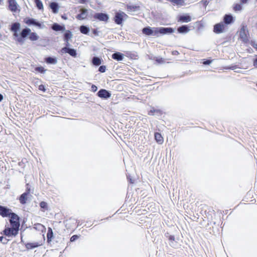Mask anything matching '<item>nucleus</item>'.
I'll return each instance as SVG.
<instances>
[{"label": "nucleus", "instance_id": "f257e3e1", "mask_svg": "<svg viewBox=\"0 0 257 257\" xmlns=\"http://www.w3.org/2000/svg\"><path fill=\"white\" fill-rule=\"evenodd\" d=\"M174 32V30L172 28H153L150 27H145L143 29L142 32L147 36H156L158 33L161 34H171Z\"/></svg>", "mask_w": 257, "mask_h": 257}, {"label": "nucleus", "instance_id": "f03ea898", "mask_svg": "<svg viewBox=\"0 0 257 257\" xmlns=\"http://www.w3.org/2000/svg\"><path fill=\"white\" fill-rule=\"evenodd\" d=\"M20 218L18 220H10L11 227L6 226L5 230L3 231L4 234L8 237L16 236L19 232L20 227Z\"/></svg>", "mask_w": 257, "mask_h": 257}, {"label": "nucleus", "instance_id": "7ed1b4c3", "mask_svg": "<svg viewBox=\"0 0 257 257\" xmlns=\"http://www.w3.org/2000/svg\"><path fill=\"white\" fill-rule=\"evenodd\" d=\"M0 215L3 217H9L10 220H18L19 218L18 215L13 212L11 209L2 205H0Z\"/></svg>", "mask_w": 257, "mask_h": 257}, {"label": "nucleus", "instance_id": "20e7f679", "mask_svg": "<svg viewBox=\"0 0 257 257\" xmlns=\"http://www.w3.org/2000/svg\"><path fill=\"white\" fill-rule=\"evenodd\" d=\"M31 29L28 28H26L22 30L21 32L19 34V36L17 37V41L21 44L24 43V39L26 38L29 34H30Z\"/></svg>", "mask_w": 257, "mask_h": 257}, {"label": "nucleus", "instance_id": "39448f33", "mask_svg": "<svg viewBox=\"0 0 257 257\" xmlns=\"http://www.w3.org/2000/svg\"><path fill=\"white\" fill-rule=\"evenodd\" d=\"M127 17V16L124 12H117L114 17V22L117 25L121 24L124 19Z\"/></svg>", "mask_w": 257, "mask_h": 257}, {"label": "nucleus", "instance_id": "423d86ee", "mask_svg": "<svg viewBox=\"0 0 257 257\" xmlns=\"http://www.w3.org/2000/svg\"><path fill=\"white\" fill-rule=\"evenodd\" d=\"M93 17L95 19L104 22H107L109 19L108 15L103 13H95Z\"/></svg>", "mask_w": 257, "mask_h": 257}, {"label": "nucleus", "instance_id": "0eeeda50", "mask_svg": "<svg viewBox=\"0 0 257 257\" xmlns=\"http://www.w3.org/2000/svg\"><path fill=\"white\" fill-rule=\"evenodd\" d=\"M25 23L29 26L34 25L38 27L40 29H42L44 27L41 23L36 21V20L33 18H26L25 20Z\"/></svg>", "mask_w": 257, "mask_h": 257}, {"label": "nucleus", "instance_id": "6e6552de", "mask_svg": "<svg viewBox=\"0 0 257 257\" xmlns=\"http://www.w3.org/2000/svg\"><path fill=\"white\" fill-rule=\"evenodd\" d=\"M21 28V24L18 22H16L12 25L11 28V31L13 32V36L17 38L19 36L18 32L20 31Z\"/></svg>", "mask_w": 257, "mask_h": 257}, {"label": "nucleus", "instance_id": "1a4fd4ad", "mask_svg": "<svg viewBox=\"0 0 257 257\" xmlns=\"http://www.w3.org/2000/svg\"><path fill=\"white\" fill-rule=\"evenodd\" d=\"M61 52L62 53H68L71 56H72V57H73L74 58H75V57H77L76 50L75 49H73V48H70L68 47H63L61 49Z\"/></svg>", "mask_w": 257, "mask_h": 257}, {"label": "nucleus", "instance_id": "9d476101", "mask_svg": "<svg viewBox=\"0 0 257 257\" xmlns=\"http://www.w3.org/2000/svg\"><path fill=\"white\" fill-rule=\"evenodd\" d=\"M97 95L101 98L107 99L111 96V93L106 89H101L97 92Z\"/></svg>", "mask_w": 257, "mask_h": 257}, {"label": "nucleus", "instance_id": "9b49d317", "mask_svg": "<svg viewBox=\"0 0 257 257\" xmlns=\"http://www.w3.org/2000/svg\"><path fill=\"white\" fill-rule=\"evenodd\" d=\"M239 38L242 41L244 42H246L248 41L246 31L244 27H242L239 31Z\"/></svg>", "mask_w": 257, "mask_h": 257}, {"label": "nucleus", "instance_id": "f8f14e48", "mask_svg": "<svg viewBox=\"0 0 257 257\" xmlns=\"http://www.w3.org/2000/svg\"><path fill=\"white\" fill-rule=\"evenodd\" d=\"M80 13L76 16V18L78 20H84L88 16V10L86 9H81L80 10Z\"/></svg>", "mask_w": 257, "mask_h": 257}, {"label": "nucleus", "instance_id": "ddd939ff", "mask_svg": "<svg viewBox=\"0 0 257 257\" xmlns=\"http://www.w3.org/2000/svg\"><path fill=\"white\" fill-rule=\"evenodd\" d=\"M166 235L168 237L170 241V245L173 247H176L177 246V241L174 235H170L169 233L166 234Z\"/></svg>", "mask_w": 257, "mask_h": 257}, {"label": "nucleus", "instance_id": "4468645a", "mask_svg": "<svg viewBox=\"0 0 257 257\" xmlns=\"http://www.w3.org/2000/svg\"><path fill=\"white\" fill-rule=\"evenodd\" d=\"M224 25L223 23L217 24L214 26V32L217 34H220L223 32Z\"/></svg>", "mask_w": 257, "mask_h": 257}, {"label": "nucleus", "instance_id": "2eb2a0df", "mask_svg": "<svg viewBox=\"0 0 257 257\" xmlns=\"http://www.w3.org/2000/svg\"><path fill=\"white\" fill-rule=\"evenodd\" d=\"M9 9L12 12H16L18 9V4L16 0H8Z\"/></svg>", "mask_w": 257, "mask_h": 257}, {"label": "nucleus", "instance_id": "dca6fc26", "mask_svg": "<svg viewBox=\"0 0 257 257\" xmlns=\"http://www.w3.org/2000/svg\"><path fill=\"white\" fill-rule=\"evenodd\" d=\"M112 58L118 61H122L124 58V55L120 52H116L112 55Z\"/></svg>", "mask_w": 257, "mask_h": 257}, {"label": "nucleus", "instance_id": "f3484780", "mask_svg": "<svg viewBox=\"0 0 257 257\" xmlns=\"http://www.w3.org/2000/svg\"><path fill=\"white\" fill-rule=\"evenodd\" d=\"M191 21V17L187 15L180 16L178 19V22H181L182 23H188Z\"/></svg>", "mask_w": 257, "mask_h": 257}, {"label": "nucleus", "instance_id": "a211bd4d", "mask_svg": "<svg viewBox=\"0 0 257 257\" xmlns=\"http://www.w3.org/2000/svg\"><path fill=\"white\" fill-rule=\"evenodd\" d=\"M52 29L55 31H64L65 30L64 26H61L57 23H54L52 26Z\"/></svg>", "mask_w": 257, "mask_h": 257}, {"label": "nucleus", "instance_id": "6ab92c4d", "mask_svg": "<svg viewBox=\"0 0 257 257\" xmlns=\"http://www.w3.org/2000/svg\"><path fill=\"white\" fill-rule=\"evenodd\" d=\"M224 23L226 24H230L233 22V17L231 15H225L223 18Z\"/></svg>", "mask_w": 257, "mask_h": 257}, {"label": "nucleus", "instance_id": "aec40b11", "mask_svg": "<svg viewBox=\"0 0 257 257\" xmlns=\"http://www.w3.org/2000/svg\"><path fill=\"white\" fill-rule=\"evenodd\" d=\"M177 31L179 33L186 34L190 31V29L187 25H183L181 27H179L177 29Z\"/></svg>", "mask_w": 257, "mask_h": 257}, {"label": "nucleus", "instance_id": "412c9836", "mask_svg": "<svg viewBox=\"0 0 257 257\" xmlns=\"http://www.w3.org/2000/svg\"><path fill=\"white\" fill-rule=\"evenodd\" d=\"M40 245H41V244L39 243L38 242H30V243H28L26 244V247L28 249H34L36 247H37Z\"/></svg>", "mask_w": 257, "mask_h": 257}, {"label": "nucleus", "instance_id": "4be33fe9", "mask_svg": "<svg viewBox=\"0 0 257 257\" xmlns=\"http://www.w3.org/2000/svg\"><path fill=\"white\" fill-rule=\"evenodd\" d=\"M50 7L52 9V12L56 14L58 12L59 6L57 3L52 2L50 4Z\"/></svg>", "mask_w": 257, "mask_h": 257}, {"label": "nucleus", "instance_id": "5701e85b", "mask_svg": "<svg viewBox=\"0 0 257 257\" xmlns=\"http://www.w3.org/2000/svg\"><path fill=\"white\" fill-rule=\"evenodd\" d=\"M47 241L50 242L52 241V239L53 238V232L52 229L51 227H48V232L47 234Z\"/></svg>", "mask_w": 257, "mask_h": 257}, {"label": "nucleus", "instance_id": "b1692460", "mask_svg": "<svg viewBox=\"0 0 257 257\" xmlns=\"http://www.w3.org/2000/svg\"><path fill=\"white\" fill-rule=\"evenodd\" d=\"M45 62L47 64H56L57 63V60L55 57H48L45 58Z\"/></svg>", "mask_w": 257, "mask_h": 257}, {"label": "nucleus", "instance_id": "393cba45", "mask_svg": "<svg viewBox=\"0 0 257 257\" xmlns=\"http://www.w3.org/2000/svg\"><path fill=\"white\" fill-rule=\"evenodd\" d=\"M28 195L27 193H24L20 196L19 201L21 204H25L26 203V201L28 199Z\"/></svg>", "mask_w": 257, "mask_h": 257}, {"label": "nucleus", "instance_id": "a878e982", "mask_svg": "<svg viewBox=\"0 0 257 257\" xmlns=\"http://www.w3.org/2000/svg\"><path fill=\"white\" fill-rule=\"evenodd\" d=\"M155 139L156 142L159 144H162L163 143V138L162 135L159 133H155Z\"/></svg>", "mask_w": 257, "mask_h": 257}, {"label": "nucleus", "instance_id": "bb28decb", "mask_svg": "<svg viewBox=\"0 0 257 257\" xmlns=\"http://www.w3.org/2000/svg\"><path fill=\"white\" fill-rule=\"evenodd\" d=\"M29 38L31 41H37L39 39V37L37 34V33L35 32H30V34H29Z\"/></svg>", "mask_w": 257, "mask_h": 257}, {"label": "nucleus", "instance_id": "cd10ccee", "mask_svg": "<svg viewBox=\"0 0 257 257\" xmlns=\"http://www.w3.org/2000/svg\"><path fill=\"white\" fill-rule=\"evenodd\" d=\"M92 62L94 65L99 66L101 64V60L97 57H94L92 58Z\"/></svg>", "mask_w": 257, "mask_h": 257}, {"label": "nucleus", "instance_id": "c85d7f7f", "mask_svg": "<svg viewBox=\"0 0 257 257\" xmlns=\"http://www.w3.org/2000/svg\"><path fill=\"white\" fill-rule=\"evenodd\" d=\"M79 30L81 33L84 34H88L90 31L89 27L85 26H80Z\"/></svg>", "mask_w": 257, "mask_h": 257}, {"label": "nucleus", "instance_id": "c756f323", "mask_svg": "<svg viewBox=\"0 0 257 257\" xmlns=\"http://www.w3.org/2000/svg\"><path fill=\"white\" fill-rule=\"evenodd\" d=\"M72 37V33L69 31H67L64 34V41H69L70 39H71Z\"/></svg>", "mask_w": 257, "mask_h": 257}, {"label": "nucleus", "instance_id": "7c9ffc66", "mask_svg": "<svg viewBox=\"0 0 257 257\" xmlns=\"http://www.w3.org/2000/svg\"><path fill=\"white\" fill-rule=\"evenodd\" d=\"M35 3L39 10H43V5L41 0H35Z\"/></svg>", "mask_w": 257, "mask_h": 257}, {"label": "nucleus", "instance_id": "2f4dec72", "mask_svg": "<svg viewBox=\"0 0 257 257\" xmlns=\"http://www.w3.org/2000/svg\"><path fill=\"white\" fill-rule=\"evenodd\" d=\"M170 1L177 5H182L184 3L183 0H170Z\"/></svg>", "mask_w": 257, "mask_h": 257}, {"label": "nucleus", "instance_id": "473e14b6", "mask_svg": "<svg viewBox=\"0 0 257 257\" xmlns=\"http://www.w3.org/2000/svg\"><path fill=\"white\" fill-rule=\"evenodd\" d=\"M234 10L235 11H241L242 10V6L240 4H236L234 7Z\"/></svg>", "mask_w": 257, "mask_h": 257}, {"label": "nucleus", "instance_id": "72a5a7b5", "mask_svg": "<svg viewBox=\"0 0 257 257\" xmlns=\"http://www.w3.org/2000/svg\"><path fill=\"white\" fill-rule=\"evenodd\" d=\"M160 110L152 109L150 110L148 113L149 115H154L155 112H160Z\"/></svg>", "mask_w": 257, "mask_h": 257}, {"label": "nucleus", "instance_id": "f704fd0d", "mask_svg": "<svg viewBox=\"0 0 257 257\" xmlns=\"http://www.w3.org/2000/svg\"><path fill=\"white\" fill-rule=\"evenodd\" d=\"M35 70L41 73H44L45 72V70L43 67H37L36 68Z\"/></svg>", "mask_w": 257, "mask_h": 257}, {"label": "nucleus", "instance_id": "c9c22d12", "mask_svg": "<svg viewBox=\"0 0 257 257\" xmlns=\"http://www.w3.org/2000/svg\"><path fill=\"white\" fill-rule=\"evenodd\" d=\"M40 206L42 208L45 209L47 207V203L44 201H42L40 203Z\"/></svg>", "mask_w": 257, "mask_h": 257}, {"label": "nucleus", "instance_id": "e433bc0d", "mask_svg": "<svg viewBox=\"0 0 257 257\" xmlns=\"http://www.w3.org/2000/svg\"><path fill=\"white\" fill-rule=\"evenodd\" d=\"M98 70H99V72H100L101 73L105 72V70H106V67H105V66H104V65L100 66L99 67V68Z\"/></svg>", "mask_w": 257, "mask_h": 257}, {"label": "nucleus", "instance_id": "4c0bfd02", "mask_svg": "<svg viewBox=\"0 0 257 257\" xmlns=\"http://www.w3.org/2000/svg\"><path fill=\"white\" fill-rule=\"evenodd\" d=\"M79 236L77 235H74L70 238V241L73 242L78 239Z\"/></svg>", "mask_w": 257, "mask_h": 257}, {"label": "nucleus", "instance_id": "58836bf2", "mask_svg": "<svg viewBox=\"0 0 257 257\" xmlns=\"http://www.w3.org/2000/svg\"><path fill=\"white\" fill-rule=\"evenodd\" d=\"M127 8L128 10H133L134 11H135L138 8V7H137V6H127Z\"/></svg>", "mask_w": 257, "mask_h": 257}, {"label": "nucleus", "instance_id": "ea45409f", "mask_svg": "<svg viewBox=\"0 0 257 257\" xmlns=\"http://www.w3.org/2000/svg\"><path fill=\"white\" fill-rule=\"evenodd\" d=\"M97 90V87L96 85L93 84L91 86V90L93 91V92H95Z\"/></svg>", "mask_w": 257, "mask_h": 257}, {"label": "nucleus", "instance_id": "a19ab883", "mask_svg": "<svg viewBox=\"0 0 257 257\" xmlns=\"http://www.w3.org/2000/svg\"><path fill=\"white\" fill-rule=\"evenodd\" d=\"M28 186H29V184H27L26 191V192H25V193H27V194H28V195L29 194H30V190H31L30 188H29Z\"/></svg>", "mask_w": 257, "mask_h": 257}, {"label": "nucleus", "instance_id": "79ce46f5", "mask_svg": "<svg viewBox=\"0 0 257 257\" xmlns=\"http://www.w3.org/2000/svg\"><path fill=\"white\" fill-rule=\"evenodd\" d=\"M212 61L210 60H207L203 62L205 65H209L211 63Z\"/></svg>", "mask_w": 257, "mask_h": 257}, {"label": "nucleus", "instance_id": "37998d69", "mask_svg": "<svg viewBox=\"0 0 257 257\" xmlns=\"http://www.w3.org/2000/svg\"><path fill=\"white\" fill-rule=\"evenodd\" d=\"M39 89L40 90H43V91H45V87L43 85H40L39 87Z\"/></svg>", "mask_w": 257, "mask_h": 257}, {"label": "nucleus", "instance_id": "c03bdc74", "mask_svg": "<svg viewBox=\"0 0 257 257\" xmlns=\"http://www.w3.org/2000/svg\"><path fill=\"white\" fill-rule=\"evenodd\" d=\"M253 65L255 67H257V59H255L254 61V62H253Z\"/></svg>", "mask_w": 257, "mask_h": 257}, {"label": "nucleus", "instance_id": "a18cd8bd", "mask_svg": "<svg viewBox=\"0 0 257 257\" xmlns=\"http://www.w3.org/2000/svg\"><path fill=\"white\" fill-rule=\"evenodd\" d=\"M247 1L248 0H240V2L241 3V4H244L247 3Z\"/></svg>", "mask_w": 257, "mask_h": 257}, {"label": "nucleus", "instance_id": "49530a36", "mask_svg": "<svg viewBox=\"0 0 257 257\" xmlns=\"http://www.w3.org/2000/svg\"><path fill=\"white\" fill-rule=\"evenodd\" d=\"M93 33L95 35H98V32L96 30H93Z\"/></svg>", "mask_w": 257, "mask_h": 257}, {"label": "nucleus", "instance_id": "de8ad7c7", "mask_svg": "<svg viewBox=\"0 0 257 257\" xmlns=\"http://www.w3.org/2000/svg\"><path fill=\"white\" fill-rule=\"evenodd\" d=\"M86 2V0H79V3L84 4Z\"/></svg>", "mask_w": 257, "mask_h": 257}, {"label": "nucleus", "instance_id": "09e8293b", "mask_svg": "<svg viewBox=\"0 0 257 257\" xmlns=\"http://www.w3.org/2000/svg\"><path fill=\"white\" fill-rule=\"evenodd\" d=\"M3 99V96L0 93V102Z\"/></svg>", "mask_w": 257, "mask_h": 257}, {"label": "nucleus", "instance_id": "8fccbe9b", "mask_svg": "<svg viewBox=\"0 0 257 257\" xmlns=\"http://www.w3.org/2000/svg\"><path fill=\"white\" fill-rule=\"evenodd\" d=\"M66 47H68L70 45V43H69V41H66Z\"/></svg>", "mask_w": 257, "mask_h": 257}, {"label": "nucleus", "instance_id": "3c124183", "mask_svg": "<svg viewBox=\"0 0 257 257\" xmlns=\"http://www.w3.org/2000/svg\"><path fill=\"white\" fill-rule=\"evenodd\" d=\"M3 238H4V237L3 236H1L0 237V241H2Z\"/></svg>", "mask_w": 257, "mask_h": 257}, {"label": "nucleus", "instance_id": "603ef678", "mask_svg": "<svg viewBox=\"0 0 257 257\" xmlns=\"http://www.w3.org/2000/svg\"><path fill=\"white\" fill-rule=\"evenodd\" d=\"M62 18L63 19H65V20H66V19H67V18H66V17H64V16H62Z\"/></svg>", "mask_w": 257, "mask_h": 257}, {"label": "nucleus", "instance_id": "864d4df0", "mask_svg": "<svg viewBox=\"0 0 257 257\" xmlns=\"http://www.w3.org/2000/svg\"><path fill=\"white\" fill-rule=\"evenodd\" d=\"M45 228L44 226L42 225V230H43Z\"/></svg>", "mask_w": 257, "mask_h": 257}, {"label": "nucleus", "instance_id": "5fc2aeb1", "mask_svg": "<svg viewBox=\"0 0 257 257\" xmlns=\"http://www.w3.org/2000/svg\"><path fill=\"white\" fill-rule=\"evenodd\" d=\"M1 37H2V35H0V38H1Z\"/></svg>", "mask_w": 257, "mask_h": 257}]
</instances>
